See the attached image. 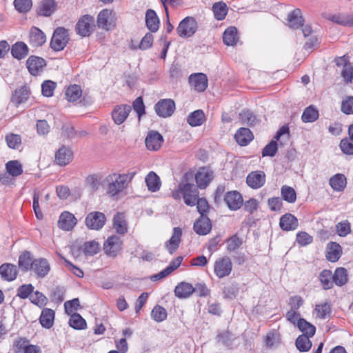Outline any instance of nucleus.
<instances>
[{"mask_svg":"<svg viewBox=\"0 0 353 353\" xmlns=\"http://www.w3.org/2000/svg\"><path fill=\"white\" fill-rule=\"evenodd\" d=\"M135 174V172L110 173L103 179L106 194L110 197L117 198L121 192L127 189Z\"/></svg>","mask_w":353,"mask_h":353,"instance_id":"f257e3e1","label":"nucleus"},{"mask_svg":"<svg viewBox=\"0 0 353 353\" xmlns=\"http://www.w3.org/2000/svg\"><path fill=\"white\" fill-rule=\"evenodd\" d=\"M193 178L192 172L185 173L172 193L175 200L183 199L184 203L189 206H194L199 197V191L193 183Z\"/></svg>","mask_w":353,"mask_h":353,"instance_id":"f03ea898","label":"nucleus"},{"mask_svg":"<svg viewBox=\"0 0 353 353\" xmlns=\"http://www.w3.org/2000/svg\"><path fill=\"white\" fill-rule=\"evenodd\" d=\"M97 26L99 28L110 31L113 30L117 25V17L112 10L103 9L97 16Z\"/></svg>","mask_w":353,"mask_h":353,"instance_id":"7ed1b4c3","label":"nucleus"},{"mask_svg":"<svg viewBox=\"0 0 353 353\" xmlns=\"http://www.w3.org/2000/svg\"><path fill=\"white\" fill-rule=\"evenodd\" d=\"M69 40L68 30L62 27L57 28L52 34L50 47L54 51H61L65 48Z\"/></svg>","mask_w":353,"mask_h":353,"instance_id":"20e7f679","label":"nucleus"},{"mask_svg":"<svg viewBox=\"0 0 353 353\" xmlns=\"http://www.w3.org/2000/svg\"><path fill=\"white\" fill-rule=\"evenodd\" d=\"M198 25L196 20L191 17L183 19L179 24L176 32L181 37H190L196 32Z\"/></svg>","mask_w":353,"mask_h":353,"instance_id":"39448f33","label":"nucleus"},{"mask_svg":"<svg viewBox=\"0 0 353 353\" xmlns=\"http://www.w3.org/2000/svg\"><path fill=\"white\" fill-rule=\"evenodd\" d=\"M94 21L92 16H82L76 25V32L81 37H88L94 30Z\"/></svg>","mask_w":353,"mask_h":353,"instance_id":"423d86ee","label":"nucleus"},{"mask_svg":"<svg viewBox=\"0 0 353 353\" xmlns=\"http://www.w3.org/2000/svg\"><path fill=\"white\" fill-rule=\"evenodd\" d=\"M232 270V263L228 256L219 258L216 260L214 265V273L219 278L228 276Z\"/></svg>","mask_w":353,"mask_h":353,"instance_id":"0eeeda50","label":"nucleus"},{"mask_svg":"<svg viewBox=\"0 0 353 353\" xmlns=\"http://www.w3.org/2000/svg\"><path fill=\"white\" fill-rule=\"evenodd\" d=\"M105 220L106 218L102 212H92L87 215L85 222L88 228L99 230L103 227Z\"/></svg>","mask_w":353,"mask_h":353,"instance_id":"6e6552de","label":"nucleus"},{"mask_svg":"<svg viewBox=\"0 0 353 353\" xmlns=\"http://www.w3.org/2000/svg\"><path fill=\"white\" fill-rule=\"evenodd\" d=\"M73 159V151L69 146L61 145L56 152L54 161L60 166L70 164Z\"/></svg>","mask_w":353,"mask_h":353,"instance_id":"1a4fd4ad","label":"nucleus"},{"mask_svg":"<svg viewBox=\"0 0 353 353\" xmlns=\"http://www.w3.org/2000/svg\"><path fill=\"white\" fill-rule=\"evenodd\" d=\"M15 353H41L40 347L29 343V341L19 338L17 339L13 345Z\"/></svg>","mask_w":353,"mask_h":353,"instance_id":"9d476101","label":"nucleus"},{"mask_svg":"<svg viewBox=\"0 0 353 353\" xmlns=\"http://www.w3.org/2000/svg\"><path fill=\"white\" fill-rule=\"evenodd\" d=\"M77 223V219L73 214L68 211H64L59 216L57 225L62 230L71 231Z\"/></svg>","mask_w":353,"mask_h":353,"instance_id":"9b49d317","label":"nucleus"},{"mask_svg":"<svg viewBox=\"0 0 353 353\" xmlns=\"http://www.w3.org/2000/svg\"><path fill=\"white\" fill-rule=\"evenodd\" d=\"M336 65L342 68L341 76L347 83L352 82L353 79V66L345 56L336 59Z\"/></svg>","mask_w":353,"mask_h":353,"instance_id":"f8f14e48","label":"nucleus"},{"mask_svg":"<svg viewBox=\"0 0 353 353\" xmlns=\"http://www.w3.org/2000/svg\"><path fill=\"white\" fill-rule=\"evenodd\" d=\"M131 110V106L128 105L115 106L112 111V118L114 123L117 125L122 124L127 119Z\"/></svg>","mask_w":353,"mask_h":353,"instance_id":"ddd939ff","label":"nucleus"},{"mask_svg":"<svg viewBox=\"0 0 353 353\" xmlns=\"http://www.w3.org/2000/svg\"><path fill=\"white\" fill-rule=\"evenodd\" d=\"M121 239L118 236L113 235L107 239L103 245V249L108 255L114 257L121 250Z\"/></svg>","mask_w":353,"mask_h":353,"instance_id":"4468645a","label":"nucleus"},{"mask_svg":"<svg viewBox=\"0 0 353 353\" xmlns=\"http://www.w3.org/2000/svg\"><path fill=\"white\" fill-rule=\"evenodd\" d=\"M194 177L199 188H205L213 179V172L208 168H200Z\"/></svg>","mask_w":353,"mask_h":353,"instance_id":"2eb2a0df","label":"nucleus"},{"mask_svg":"<svg viewBox=\"0 0 353 353\" xmlns=\"http://www.w3.org/2000/svg\"><path fill=\"white\" fill-rule=\"evenodd\" d=\"M154 109L160 117H168L174 112L175 103L172 99H163L155 105Z\"/></svg>","mask_w":353,"mask_h":353,"instance_id":"dca6fc26","label":"nucleus"},{"mask_svg":"<svg viewBox=\"0 0 353 353\" xmlns=\"http://www.w3.org/2000/svg\"><path fill=\"white\" fill-rule=\"evenodd\" d=\"M189 83L192 88L197 92H203L208 85L207 76L203 73L192 74L189 77Z\"/></svg>","mask_w":353,"mask_h":353,"instance_id":"f3484780","label":"nucleus"},{"mask_svg":"<svg viewBox=\"0 0 353 353\" xmlns=\"http://www.w3.org/2000/svg\"><path fill=\"white\" fill-rule=\"evenodd\" d=\"M224 201L232 210H239L243 203L242 195L236 190L228 192L225 195Z\"/></svg>","mask_w":353,"mask_h":353,"instance_id":"a211bd4d","label":"nucleus"},{"mask_svg":"<svg viewBox=\"0 0 353 353\" xmlns=\"http://www.w3.org/2000/svg\"><path fill=\"white\" fill-rule=\"evenodd\" d=\"M163 142L162 135L156 131L149 132L145 141L146 148L151 151L159 150Z\"/></svg>","mask_w":353,"mask_h":353,"instance_id":"6ab92c4d","label":"nucleus"},{"mask_svg":"<svg viewBox=\"0 0 353 353\" xmlns=\"http://www.w3.org/2000/svg\"><path fill=\"white\" fill-rule=\"evenodd\" d=\"M57 3L55 0H41L37 7V14L43 17H50L55 12Z\"/></svg>","mask_w":353,"mask_h":353,"instance_id":"aec40b11","label":"nucleus"},{"mask_svg":"<svg viewBox=\"0 0 353 353\" xmlns=\"http://www.w3.org/2000/svg\"><path fill=\"white\" fill-rule=\"evenodd\" d=\"M28 71L32 75H37L41 72L46 65V61L43 58L30 56L26 61Z\"/></svg>","mask_w":353,"mask_h":353,"instance_id":"412c9836","label":"nucleus"},{"mask_svg":"<svg viewBox=\"0 0 353 353\" xmlns=\"http://www.w3.org/2000/svg\"><path fill=\"white\" fill-rule=\"evenodd\" d=\"M246 182L252 188H259L262 187L265 182V174L262 171L252 172L248 175Z\"/></svg>","mask_w":353,"mask_h":353,"instance_id":"4be33fe9","label":"nucleus"},{"mask_svg":"<svg viewBox=\"0 0 353 353\" xmlns=\"http://www.w3.org/2000/svg\"><path fill=\"white\" fill-rule=\"evenodd\" d=\"M212 229L210 219L203 215L197 219L194 224V230L199 235L208 234Z\"/></svg>","mask_w":353,"mask_h":353,"instance_id":"5701e85b","label":"nucleus"},{"mask_svg":"<svg viewBox=\"0 0 353 353\" xmlns=\"http://www.w3.org/2000/svg\"><path fill=\"white\" fill-rule=\"evenodd\" d=\"M279 225L282 230L290 231L296 230L299 223L297 219L293 214L287 213L281 217Z\"/></svg>","mask_w":353,"mask_h":353,"instance_id":"b1692460","label":"nucleus"},{"mask_svg":"<svg viewBox=\"0 0 353 353\" xmlns=\"http://www.w3.org/2000/svg\"><path fill=\"white\" fill-rule=\"evenodd\" d=\"M181 229L179 228H174L171 238L165 243V248L170 254L174 253L177 250L181 242Z\"/></svg>","mask_w":353,"mask_h":353,"instance_id":"393cba45","label":"nucleus"},{"mask_svg":"<svg viewBox=\"0 0 353 353\" xmlns=\"http://www.w3.org/2000/svg\"><path fill=\"white\" fill-rule=\"evenodd\" d=\"M113 228L119 233L123 234L128 231V223L123 213L119 212L113 218Z\"/></svg>","mask_w":353,"mask_h":353,"instance_id":"a878e982","label":"nucleus"},{"mask_svg":"<svg viewBox=\"0 0 353 353\" xmlns=\"http://www.w3.org/2000/svg\"><path fill=\"white\" fill-rule=\"evenodd\" d=\"M30 43L34 46H41L46 41L45 34L39 28L32 27L30 30Z\"/></svg>","mask_w":353,"mask_h":353,"instance_id":"bb28decb","label":"nucleus"},{"mask_svg":"<svg viewBox=\"0 0 353 353\" xmlns=\"http://www.w3.org/2000/svg\"><path fill=\"white\" fill-rule=\"evenodd\" d=\"M145 181L149 191L155 192L161 185L159 176L154 172H150L145 176Z\"/></svg>","mask_w":353,"mask_h":353,"instance_id":"cd10ccee","label":"nucleus"},{"mask_svg":"<svg viewBox=\"0 0 353 353\" xmlns=\"http://www.w3.org/2000/svg\"><path fill=\"white\" fill-rule=\"evenodd\" d=\"M0 274L6 281H13L17 275V267L10 263H5L0 266Z\"/></svg>","mask_w":353,"mask_h":353,"instance_id":"c85d7f7f","label":"nucleus"},{"mask_svg":"<svg viewBox=\"0 0 353 353\" xmlns=\"http://www.w3.org/2000/svg\"><path fill=\"white\" fill-rule=\"evenodd\" d=\"M341 252V248L339 244L330 243L327 247L326 257L328 261L336 262L339 259Z\"/></svg>","mask_w":353,"mask_h":353,"instance_id":"c756f323","label":"nucleus"},{"mask_svg":"<svg viewBox=\"0 0 353 353\" xmlns=\"http://www.w3.org/2000/svg\"><path fill=\"white\" fill-rule=\"evenodd\" d=\"M234 138L241 145H246L253 139L252 132L245 128H240L235 134Z\"/></svg>","mask_w":353,"mask_h":353,"instance_id":"7c9ffc66","label":"nucleus"},{"mask_svg":"<svg viewBox=\"0 0 353 353\" xmlns=\"http://www.w3.org/2000/svg\"><path fill=\"white\" fill-rule=\"evenodd\" d=\"M153 41V35L150 33H147L143 37L140 43L132 41L130 45V48L134 50L140 49L141 50H145L152 47Z\"/></svg>","mask_w":353,"mask_h":353,"instance_id":"2f4dec72","label":"nucleus"},{"mask_svg":"<svg viewBox=\"0 0 353 353\" xmlns=\"http://www.w3.org/2000/svg\"><path fill=\"white\" fill-rule=\"evenodd\" d=\"M145 23L148 28L152 32H156L159 27V20L154 10H148L145 14Z\"/></svg>","mask_w":353,"mask_h":353,"instance_id":"473e14b6","label":"nucleus"},{"mask_svg":"<svg viewBox=\"0 0 353 353\" xmlns=\"http://www.w3.org/2000/svg\"><path fill=\"white\" fill-rule=\"evenodd\" d=\"M194 292V288L185 282L179 283L175 288V295L179 298H187L190 296Z\"/></svg>","mask_w":353,"mask_h":353,"instance_id":"72a5a7b5","label":"nucleus"},{"mask_svg":"<svg viewBox=\"0 0 353 353\" xmlns=\"http://www.w3.org/2000/svg\"><path fill=\"white\" fill-rule=\"evenodd\" d=\"M54 312L48 308L42 310L40 316V323L41 325L46 328H50L54 323Z\"/></svg>","mask_w":353,"mask_h":353,"instance_id":"f704fd0d","label":"nucleus"},{"mask_svg":"<svg viewBox=\"0 0 353 353\" xmlns=\"http://www.w3.org/2000/svg\"><path fill=\"white\" fill-rule=\"evenodd\" d=\"M33 270L39 276H46L50 270V265L47 260L44 259H39L34 261Z\"/></svg>","mask_w":353,"mask_h":353,"instance_id":"c9c22d12","label":"nucleus"},{"mask_svg":"<svg viewBox=\"0 0 353 353\" xmlns=\"http://www.w3.org/2000/svg\"><path fill=\"white\" fill-rule=\"evenodd\" d=\"M11 53L14 58L20 60L28 54V46L23 42H17L12 46Z\"/></svg>","mask_w":353,"mask_h":353,"instance_id":"e433bc0d","label":"nucleus"},{"mask_svg":"<svg viewBox=\"0 0 353 353\" xmlns=\"http://www.w3.org/2000/svg\"><path fill=\"white\" fill-rule=\"evenodd\" d=\"M346 178L342 174H336L330 179V184L334 190L342 191L346 186Z\"/></svg>","mask_w":353,"mask_h":353,"instance_id":"4c0bfd02","label":"nucleus"},{"mask_svg":"<svg viewBox=\"0 0 353 353\" xmlns=\"http://www.w3.org/2000/svg\"><path fill=\"white\" fill-rule=\"evenodd\" d=\"M223 42L227 46H234L238 41L237 30L234 27L226 29L223 36Z\"/></svg>","mask_w":353,"mask_h":353,"instance_id":"58836bf2","label":"nucleus"},{"mask_svg":"<svg viewBox=\"0 0 353 353\" xmlns=\"http://www.w3.org/2000/svg\"><path fill=\"white\" fill-rule=\"evenodd\" d=\"M303 18L301 11L299 9H295L288 15V26L292 28H298L303 24Z\"/></svg>","mask_w":353,"mask_h":353,"instance_id":"ea45409f","label":"nucleus"},{"mask_svg":"<svg viewBox=\"0 0 353 353\" xmlns=\"http://www.w3.org/2000/svg\"><path fill=\"white\" fill-rule=\"evenodd\" d=\"M8 173L12 176H18L23 173V165L17 160H12L6 164Z\"/></svg>","mask_w":353,"mask_h":353,"instance_id":"a19ab883","label":"nucleus"},{"mask_svg":"<svg viewBox=\"0 0 353 353\" xmlns=\"http://www.w3.org/2000/svg\"><path fill=\"white\" fill-rule=\"evenodd\" d=\"M205 121V117L202 110H198L192 112L188 117V122L191 126H199Z\"/></svg>","mask_w":353,"mask_h":353,"instance_id":"79ce46f5","label":"nucleus"},{"mask_svg":"<svg viewBox=\"0 0 353 353\" xmlns=\"http://www.w3.org/2000/svg\"><path fill=\"white\" fill-rule=\"evenodd\" d=\"M19 265L23 270H33L34 261L28 252L22 253L19 258Z\"/></svg>","mask_w":353,"mask_h":353,"instance_id":"37998d69","label":"nucleus"},{"mask_svg":"<svg viewBox=\"0 0 353 353\" xmlns=\"http://www.w3.org/2000/svg\"><path fill=\"white\" fill-rule=\"evenodd\" d=\"M82 95L80 86L72 85L69 86L65 91V97L69 101L74 102L79 100Z\"/></svg>","mask_w":353,"mask_h":353,"instance_id":"c03bdc74","label":"nucleus"},{"mask_svg":"<svg viewBox=\"0 0 353 353\" xmlns=\"http://www.w3.org/2000/svg\"><path fill=\"white\" fill-rule=\"evenodd\" d=\"M330 312V305L327 303L317 304L313 310V316L318 319H325Z\"/></svg>","mask_w":353,"mask_h":353,"instance_id":"a18cd8bd","label":"nucleus"},{"mask_svg":"<svg viewBox=\"0 0 353 353\" xmlns=\"http://www.w3.org/2000/svg\"><path fill=\"white\" fill-rule=\"evenodd\" d=\"M297 327L305 336L308 335V336H312L315 334V327L306 321L304 319L299 320L297 322Z\"/></svg>","mask_w":353,"mask_h":353,"instance_id":"49530a36","label":"nucleus"},{"mask_svg":"<svg viewBox=\"0 0 353 353\" xmlns=\"http://www.w3.org/2000/svg\"><path fill=\"white\" fill-rule=\"evenodd\" d=\"M212 8L214 16L218 20L223 19L228 13V6L222 1L215 3Z\"/></svg>","mask_w":353,"mask_h":353,"instance_id":"de8ad7c7","label":"nucleus"},{"mask_svg":"<svg viewBox=\"0 0 353 353\" xmlns=\"http://www.w3.org/2000/svg\"><path fill=\"white\" fill-rule=\"evenodd\" d=\"M321 283L324 289H330L333 285V275L331 271L323 270L319 276Z\"/></svg>","mask_w":353,"mask_h":353,"instance_id":"09e8293b","label":"nucleus"},{"mask_svg":"<svg viewBox=\"0 0 353 353\" xmlns=\"http://www.w3.org/2000/svg\"><path fill=\"white\" fill-rule=\"evenodd\" d=\"M69 324L72 327L77 330H83L86 327L85 319L77 313L71 314Z\"/></svg>","mask_w":353,"mask_h":353,"instance_id":"8fccbe9b","label":"nucleus"},{"mask_svg":"<svg viewBox=\"0 0 353 353\" xmlns=\"http://www.w3.org/2000/svg\"><path fill=\"white\" fill-rule=\"evenodd\" d=\"M29 97V91L26 88L17 90L12 97V101L17 105L25 103Z\"/></svg>","mask_w":353,"mask_h":353,"instance_id":"3c124183","label":"nucleus"},{"mask_svg":"<svg viewBox=\"0 0 353 353\" xmlns=\"http://www.w3.org/2000/svg\"><path fill=\"white\" fill-rule=\"evenodd\" d=\"M333 281L337 285H343L347 281V271L343 268H338L333 274Z\"/></svg>","mask_w":353,"mask_h":353,"instance_id":"603ef678","label":"nucleus"},{"mask_svg":"<svg viewBox=\"0 0 353 353\" xmlns=\"http://www.w3.org/2000/svg\"><path fill=\"white\" fill-rule=\"evenodd\" d=\"M281 192L283 199L288 201V203H292L296 201V194L293 188L288 185H283L281 188Z\"/></svg>","mask_w":353,"mask_h":353,"instance_id":"864d4df0","label":"nucleus"},{"mask_svg":"<svg viewBox=\"0 0 353 353\" xmlns=\"http://www.w3.org/2000/svg\"><path fill=\"white\" fill-rule=\"evenodd\" d=\"M308 335L299 336L296 341V347L302 352L308 351L312 347V342L309 339Z\"/></svg>","mask_w":353,"mask_h":353,"instance_id":"5fc2aeb1","label":"nucleus"},{"mask_svg":"<svg viewBox=\"0 0 353 353\" xmlns=\"http://www.w3.org/2000/svg\"><path fill=\"white\" fill-rule=\"evenodd\" d=\"M30 300L33 304L39 307H44L48 303L47 297L39 291H36L31 294L30 296Z\"/></svg>","mask_w":353,"mask_h":353,"instance_id":"6e6d98bb","label":"nucleus"},{"mask_svg":"<svg viewBox=\"0 0 353 353\" xmlns=\"http://www.w3.org/2000/svg\"><path fill=\"white\" fill-rule=\"evenodd\" d=\"M151 316L155 321L161 322L167 318V311L164 307L156 305L152 310Z\"/></svg>","mask_w":353,"mask_h":353,"instance_id":"4d7b16f0","label":"nucleus"},{"mask_svg":"<svg viewBox=\"0 0 353 353\" xmlns=\"http://www.w3.org/2000/svg\"><path fill=\"white\" fill-rule=\"evenodd\" d=\"M100 244L95 241L86 242L83 246V250L85 254L91 256L97 254L100 251Z\"/></svg>","mask_w":353,"mask_h":353,"instance_id":"13d9d810","label":"nucleus"},{"mask_svg":"<svg viewBox=\"0 0 353 353\" xmlns=\"http://www.w3.org/2000/svg\"><path fill=\"white\" fill-rule=\"evenodd\" d=\"M319 117L318 111L312 107L307 108L302 115V119L304 122H313Z\"/></svg>","mask_w":353,"mask_h":353,"instance_id":"bf43d9fd","label":"nucleus"},{"mask_svg":"<svg viewBox=\"0 0 353 353\" xmlns=\"http://www.w3.org/2000/svg\"><path fill=\"white\" fill-rule=\"evenodd\" d=\"M6 141L8 147L12 149H18L21 143L20 136L15 134H8Z\"/></svg>","mask_w":353,"mask_h":353,"instance_id":"052dcab7","label":"nucleus"},{"mask_svg":"<svg viewBox=\"0 0 353 353\" xmlns=\"http://www.w3.org/2000/svg\"><path fill=\"white\" fill-rule=\"evenodd\" d=\"M101 176L99 174H92L88 176L85 179V184L93 190H97L99 186Z\"/></svg>","mask_w":353,"mask_h":353,"instance_id":"680f3d73","label":"nucleus"},{"mask_svg":"<svg viewBox=\"0 0 353 353\" xmlns=\"http://www.w3.org/2000/svg\"><path fill=\"white\" fill-rule=\"evenodd\" d=\"M266 345L272 347L280 343V335L276 331L270 332L267 334L265 339Z\"/></svg>","mask_w":353,"mask_h":353,"instance_id":"e2e57ef3","label":"nucleus"},{"mask_svg":"<svg viewBox=\"0 0 353 353\" xmlns=\"http://www.w3.org/2000/svg\"><path fill=\"white\" fill-rule=\"evenodd\" d=\"M80 306L78 299H74L72 301H66L64 303L65 310L68 314H72L78 310Z\"/></svg>","mask_w":353,"mask_h":353,"instance_id":"0e129e2a","label":"nucleus"},{"mask_svg":"<svg viewBox=\"0 0 353 353\" xmlns=\"http://www.w3.org/2000/svg\"><path fill=\"white\" fill-rule=\"evenodd\" d=\"M14 5L16 9L21 12H27L32 7L31 0H14Z\"/></svg>","mask_w":353,"mask_h":353,"instance_id":"69168bd1","label":"nucleus"},{"mask_svg":"<svg viewBox=\"0 0 353 353\" xmlns=\"http://www.w3.org/2000/svg\"><path fill=\"white\" fill-rule=\"evenodd\" d=\"M296 241L300 245L305 246L312 243V236L305 232H299L296 234Z\"/></svg>","mask_w":353,"mask_h":353,"instance_id":"338daca9","label":"nucleus"},{"mask_svg":"<svg viewBox=\"0 0 353 353\" xmlns=\"http://www.w3.org/2000/svg\"><path fill=\"white\" fill-rule=\"evenodd\" d=\"M341 110L347 114H353V97H347L343 101Z\"/></svg>","mask_w":353,"mask_h":353,"instance_id":"774afa93","label":"nucleus"}]
</instances>
